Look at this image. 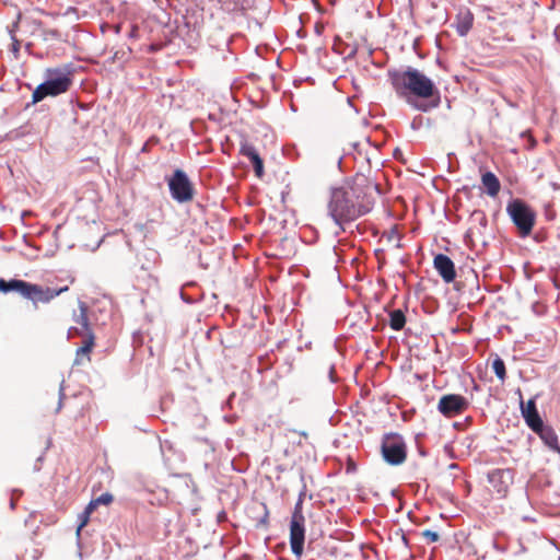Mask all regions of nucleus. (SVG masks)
<instances>
[{
    "mask_svg": "<svg viewBox=\"0 0 560 560\" xmlns=\"http://www.w3.org/2000/svg\"><path fill=\"white\" fill-rule=\"evenodd\" d=\"M370 189L369 185L360 183L331 189L327 211L338 226L336 236L345 232L346 223L353 222L372 210L374 200L369 194Z\"/></svg>",
    "mask_w": 560,
    "mask_h": 560,
    "instance_id": "obj_1",
    "label": "nucleus"
},
{
    "mask_svg": "<svg viewBox=\"0 0 560 560\" xmlns=\"http://www.w3.org/2000/svg\"><path fill=\"white\" fill-rule=\"evenodd\" d=\"M329 380H330L331 383L336 382V378H335V366L334 365H331L329 368Z\"/></svg>",
    "mask_w": 560,
    "mask_h": 560,
    "instance_id": "obj_30",
    "label": "nucleus"
},
{
    "mask_svg": "<svg viewBox=\"0 0 560 560\" xmlns=\"http://www.w3.org/2000/svg\"><path fill=\"white\" fill-rule=\"evenodd\" d=\"M302 505H303L302 499L299 498L296 503H295V505H294L291 520L305 521V517L303 515V508H302Z\"/></svg>",
    "mask_w": 560,
    "mask_h": 560,
    "instance_id": "obj_22",
    "label": "nucleus"
},
{
    "mask_svg": "<svg viewBox=\"0 0 560 560\" xmlns=\"http://www.w3.org/2000/svg\"><path fill=\"white\" fill-rule=\"evenodd\" d=\"M401 539H402V541H404V544H405V545H407V544H408V540H407V538H406V536H405V535H402V536H401Z\"/></svg>",
    "mask_w": 560,
    "mask_h": 560,
    "instance_id": "obj_37",
    "label": "nucleus"
},
{
    "mask_svg": "<svg viewBox=\"0 0 560 560\" xmlns=\"http://www.w3.org/2000/svg\"><path fill=\"white\" fill-rule=\"evenodd\" d=\"M66 290H68L67 287L60 290H55L51 288L43 289L40 285L24 281L21 295L31 300L34 304L48 303Z\"/></svg>",
    "mask_w": 560,
    "mask_h": 560,
    "instance_id": "obj_7",
    "label": "nucleus"
},
{
    "mask_svg": "<svg viewBox=\"0 0 560 560\" xmlns=\"http://www.w3.org/2000/svg\"><path fill=\"white\" fill-rule=\"evenodd\" d=\"M88 307L84 303H80V315L75 318V322L78 325L81 326L82 329L78 327H71L68 330L69 337H72L73 335H85L89 336L90 332H93L90 328V323L88 318Z\"/></svg>",
    "mask_w": 560,
    "mask_h": 560,
    "instance_id": "obj_15",
    "label": "nucleus"
},
{
    "mask_svg": "<svg viewBox=\"0 0 560 560\" xmlns=\"http://www.w3.org/2000/svg\"><path fill=\"white\" fill-rule=\"evenodd\" d=\"M433 266L444 282L451 283L455 280V265L447 255L438 254L433 259Z\"/></svg>",
    "mask_w": 560,
    "mask_h": 560,
    "instance_id": "obj_12",
    "label": "nucleus"
},
{
    "mask_svg": "<svg viewBox=\"0 0 560 560\" xmlns=\"http://www.w3.org/2000/svg\"><path fill=\"white\" fill-rule=\"evenodd\" d=\"M492 370L495 374V376L501 381L504 382L506 377V370H505V363L500 357H495V359L492 361Z\"/></svg>",
    "mask_w": 560,
    "mask_h": 560,
    "instance_id": "obj_21",
    "label": "nucleus"
},
{
    "mask_svg": "<svg viewBox=\"0 0 560 560\" xmlns=\"http://www.w3.org/2000/svg\"><path fill=\"white\" fill-rule=\"evenodd\" d=\"M65 380L61 381L59 386V402L57 407V411H59L62 408V400L65 398Z\"/></svg>",
    "mask_w": 560,
    "mask_h": 560,
    "instance_id": "obj_26",
    "label": "nucleus"
},
{
    "mask_svg": "<svg viewBox=\"0 0 560 560\" xmlns=\"http://www.w3.org/2000/svg\"><path fill=\"white\" fill-rule=\"evenodd\" d=\"M506 213L522 237L530 235L535 225L536 213L523 199L512 198L506 205Z\"/></svg>",
    "mask_w": 560,
    "mask_h": 560,
    "instance_id": "obj_4",
    "label": "nucleus"
},
{
    "mask_svg": "<svg viewBox=\"0 0 560 560\" xmlns=\"http://www.w3.org/2000/svg\"><path fill=\"white\" fill-rule=\"evenodd\" d=\"M381 451L384 460L392 466L402 464L407 457L405 440L397 433H386L383 436Z\"/></svg>",
    "mask_w": 560,
    "mask_h": 560,
    "instance_id": "obj_5",
    "label": "nucleus"
},
{
    "mask_svg": "<svg viewBox=\"0 0 560 560\" xmlns=\"http://www.w3.org/2000/svg\"><path fill=\"white\" fill-rule=\"evenodd\" d=\"M11 39H12L11 51L13 52L14 57L18 58L19 51H20V42L14 35H11Z\"/></svg>",
    "mask_w": 560,
    "mask_h": 560,
    "instance_id": "obj_25",
    "label": "nucleus"
},
{
    "mask_svg": "<svg viewBox=\"0 0 560 560\" xmlns=\"http://www.w3.org/2000/svg\"><path fill=\"white\" fill-rule=\"evenodd\" d=\"M388 78L399 97L420 112H429L440 105V92L433 81L416 68L408 67L405 71L389 70Z\"/></svg>",
    "mask_w": 560,
    "mask_h": 560,
    "instance_id": "obj_2",
    "label": "nucleus"
},
{
    "mask_svg": "<svg viewBox=\"0 0 560 560\" xmlns=\"http://www.w3.org/2000/svg\"><path fill=\"white\" fill-rule=\"evenodd\" d=\"M180 298L186 303H192V300L187 298V296H185V294L183 292H180Z\"/></svg>",
    "mask_w": 560,
    "mask_h": 560,
    "instance_id": "obj_33",
    "label": "nucleus"
},
{
    "mask_svg": "<svg viewBox=\"0 0 560 560\" xmlns=\"http://www.w3.org/2000/svg\"><path fill=\"white\" fill-rule=\"evenodd\" d=\"M544 442V444L552 452L560 454V444L558 441V435L555 430L541 422L540 427H535L532 429Z\"/></svg>",
    "mask_w": 560,
    "mask_h": 560,
    "instance_id": "obj_13",
    "label": "nucleus"
},
{
    "mask_svg": "<svg viewBox=\"0 0 560 560\" xmlns=\"http://www.w3.org/2000/svg\"><path fill=\"white\" fill-rule=\"evenodd\" d=\"M113 495L108 492H105L101 494L98 498L95 499L96 504H108L113 501Z\"/></svg>",
    "mask_w": 560,
    "mask_h": 560,
    "instance_id": "obj_24",
    "label": "nucleus"
},
{
    "mask_svg": "<svg viewBox=\"0 0 560 560\" xmlns=\"http://www.w3.org/2000/svg\"><path fill=\"white\" fill-rule=\"evenodd\" d=\"M305 486H303V489L301 490L300 494H299V498L302 499V501L304 500V495H305Z\"/></svg>",
    "mask_w": 560,
    "mask_h": 560,
    "instance_id": "obj_34",
    "label": "nucleus"
},
{
    "mask_svg": "<svg viewBox=\"0 0 560 560\" xmlns=\"http://www.w3.org/2000/svg\"><path fill=\"white\" fill-rule=\"evenodd\" d=\"M558 30L559 27L555 28V35L558 36Z\"/></svg>",
    "mask_w": 560,
    "mask_h": 560,
    "instance_id": "obj_38",
    "label": "nucleus"
},
{
    "mask_svg": "<svg viewBox=\"0 0 560 560\" xmlns=\"http://www.w3.org/2000/svg\"><path fill=\"white\" fill-rule=\"evenodd\" d=\"M474 16L469 11L460 13L458 15V22L456 25V32L459 36H465L472 27Z\"/></svg>",
    "mask_w": 560,
    "mask_h": 560,
    "instance_id": "obj_17",
    "label": "nucleus"
},
{
    "mask_svg": "<svg viewBox=\"0 0 560 560\" xmlns=\"http://www.w3.org/2000/svg\"><path fill=\"white\" fill-rule=\"evenodd\" d=\"M241 154L250 161L256 176L261 177L264 174V162L256 148L248 142H244L241 145Z\"/></svg>",
    "mask_w": 560,
    "mask_h": 560,
    "instance_id": "obj_14",
    "label": "nucleus"
},
{
    "mask_svg": "<svg viewBox=\"0 0 560 560\" xmlns=\"http://www.w3.org/2000/svg\"><path fill=\"white\" fill-rule=\"evenodd\" d=\"M94 346V334L90 332L89 336H85V339L83 341V346L77 349V358L74 363L80 364V357L81 355H89L92 348Z\"/></svg>",
    "mask_w": 560,
    "mask_h": 560,
    "instance_id": "obj_20",
    "label": "nucleus"
},
{
    "mask_svg": "<svg viewBox=\"0 0 560 560\" xmlns=\"http://www.w3.org/2000/svg\"><path fill=\"white\" fill-rule=\"evenodd\" d=\"M422 120H423L422 116H420V115L416 116V117L412 119V121H411V128H412L413 130H418V129H420V128H421V126H422Z\"/></svg>",
    "mask_w": 560,
    "mask_h": 560,
    "instance_id": "obj_28",
    "label": "nucleus"
},
{
    "mask_svg": "<svg viewBox=\"0 0 560 560\" xmlns=\"http://www.w3.org/2000/svg\"><path fill=\"white\" fill-rule=\"evenodd\" d=\"M514 471L510 468H497L488 472V481L500 494L504 495L513 483Z\"/></svg>",
    "mask_w": 560,
    "mask_h": 560,
    "instance_id": "obj_9",
    "label": "nucleus"
},
{
    "mask_svg": "<svg viewBox=\"0 0 560 560\" xmlns=\"http://www.w3.org/2000/svg\"><path fill=\"white\" fill-rule=\"evenodd\" d=\"M422 536L429 541V542H435L440 539V535L436 532H433L431 529H425L422 532Z\"/></svg>",
    "mask_w": 560,
    "mask_h": 560,
    "instance_id": "obj_23",
    "label": "nucleus"
},
{
    "mask_svg": "<svg viewBox=\"0 0 560 560\" xmlns=\"http://www.w3.org/2000/svg\"><path fill=\"white\" fill-rule=\"evenodd\" d=\"M89 517L90 516H82V513L80 514L79 518H80V524L78 526V529H77V534L79 535L81 529L86 525L88 521H89Z\"/></svg>",
    "mask_w": 560,
    "mask_h": 560,
    "instance_id": "obj_29",
    "label": "nucleus"
},
{
    "mask_svg": "<svg viewBox=\"0 0 560 560\" xmlns=\"http://www.w3.org/2000/svg\"><path fill=\"white\" fill-rule=\"evenodd\" d=\"M42 460H43V456H39V457L37 458V460H36L35 466H34V470H35V471H38V470L40 469V466H39V464H38V463H39V462H42Z\"/></svg>",
    "mask_w": 560,
    "mask_h": 560,
    "instance_id": "obj_32",
    "label": "nucleus"
},
{
    "mask_svg": "<svg viewBox=\"0 0 560 560\" xmlns=\"http://www.w3.org/2000/svg\"><path fill=\"white\" fill-rule=\"evenodd\" d=\"M469 404L468 400L457 394H447L441 397L438 404V410L445 417H455L463 413Z\"/></svg>",
    "mask_w": 560,
    "mask_h": 560,
    "instance_id": "obj_8",
    "label": "nucleus"
},
{
    "mask_svg": "<svg viewBox=\"0 0 560 560\" xmlns=\"http://www.w3.org/2000/svg\"><path fill=\"white\" fill-rule=\"evenodd\" d=\"M48 34H49L50 36H52V37H57V36H58V31H56V30H51V31H49V32H48Z\"/></svg>",
    "mask_w": 560,
    "mask_h": 560,
    "instance_id": "obj_35",
    "label": "nucleus"
},
{
    "mask_svg": "<svg viewBox=\"0 0 560 560\" xmlns=\"http://www.w3.org/2000/svg\"><path fill=\"white\" fill-rule=\"evenodd\" d=\"M481 182L483 187L486 188V192L490 197H495L501 188L500 180L492 172H486L482 174Z\"/></svg>",
    "mask_w": 560,
    "mask_h": 560,
    "instance_id": "obj_16",
    "label": "nucleus"
},
{
    "mask_svg": "<svg viewBox=\"0 0 560 560\" xmlns=\"http://www.w3.org/2000/svg\"><path fill=\"white\" fill-rule=\"evenodd\" d=\"M168 188L172 198L177 202H187L194 197L192 185L187 174L182 170H175L168 179Z\"/></svg>",
    "mask_w": 560,
    "mask_h": 560,
    "instance_id": "obj_6",
    "label": "nucleus"
},
{
    "mask_svg": "<svg viewBox=\"0 0 560 560\" xmlns=\"http://www.w3.org/2000/svg\"><path fill=\"white\" fill-rule=\"evenodd\" d=\"M406 324V316L401 310H394L389 313V327L395 330L399 331L404 328Z\"/></svg>",
    "mask_w": 560,
    "mask_h": 560,
    "instance_id": "obj_18",
    "label": "nucleus"
},
{
    "mask_svg": "<svg viewBox=\"0 0 560 560\" xmlns=\"http://www.w3.org/2000/svg\"><path fill=\"white\" fill-rule=\"evenodd\" d=\"M10 508L13 510L15 508V501L11 499L10 501Z\"/></svg>",
    "mask_w": 560,
    "mask_h": 560,
    "instance_id": "obj_36",
    "label": "nucleus"
},
{
    "mask_svg": "<svg viewBox=\"0 0 560 560\" xmlns=\"http://www.w3.org/2000/svg\"><path fill=\"white\" fill-rule=\"evenodd\" d=\"M517 393L520 395L521 413H522V417L524 418L526 424L530 429H535V427H540L541 422H544V421H542V419L537 410V406H536V399H537L538 395L530 398L527 402H524V400L522 398L521 390L518 389Z\"/></svg>",
    "mask_w": 560,
    "mask_h": 560,
    "instance_id": "obj_11",
    "label": "nucleus"
},
{
    "mask_svg": "<svg viewBox=\"0 0 560 560\" xmlns=\"http://www.w3.org/2000/svg\"><path fill=\"white\" fill-rule=\"evenodd\" d=\"M250 0H237V3H240L242 9H245L247 5H249Z\"/></svg>",
    "mask_w": 560,
    "mask_h": 560,
    "instance_id": "obj_31",
    "label": "nucleus"
},
{
    "mask_svg": "<svg viewBox=\"0 0 560 560\" xmlns=\"http://www.w3.org/2000/svg\"><path fill=\"white\" fill-rule=\"evenodd\" d=\"M97 506L95 500H92L85 508V510L82 512V516H90V514L93 512V510Z\"/></svg>",
    "mask_w": 560,
    "mask_h": 560,
    "instance_id": "obj_27",
    "label": "nucleus"
},
{
    "mask_svg": "<svg viewBox=\"0 0 560 560\" xmlns=\"http://www.w3.org/2000/svg\"><path fill=\"white\" fill-rule=\"evenodd\" d=\"M305 541V521L291 520L290 522V546L292 553L300 559L303 555Z\"/></svg>",
    "mask_w": 560,
    "mask_h": 560,
    "instance_id": "obj_10",
    "label": "nucleus"
},
{
    "mask_svg": "<svg viewBox=\"0 0 560 560\" xmlns=\"http://www.w3.org/2000/svg\"><path fill=\"white\" fill-rule=\"evenodd\" d=\"M73 72L72 63L46 69L45 81L33 91L32 104L39 103L48 96L55 97L66 93L72 84Z\"/></svg>",
    "mask_w": 560,
    "mask_h": 560,
    "instance_id": "obj_3",
    "label": "nucleus"
},
{
    "mask_svg": "<svg viewBox=\"0 0 560 560\" xmlns=\"http://www.w3.org/2000/svg\"><path fill=\"white\" fill-rule=\"evenodd\" d=\"M22 287H24V280L11 279L9 281L0 279V292H18L21 294Z\"/></svg>",
    "mask_w": 560,
    "mask_h": 560,
    "instance_id": "obj_19",
    "label": "nucleus"
}]
</instances>
